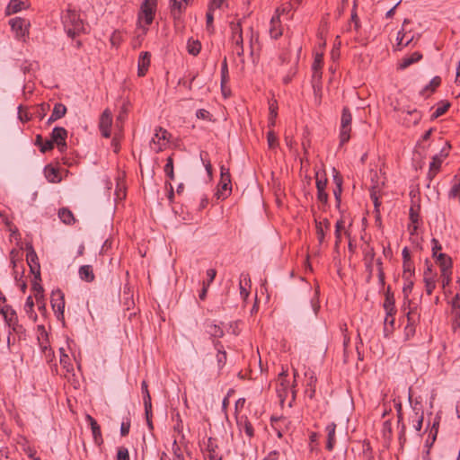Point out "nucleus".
<instances>
[{"mask_svg": "<svg viewBox=\"0 0 460 460\" xmlns=\"http://www.w3.org/2000/svg\"><path fill=\"white\" fill-rule=\"evenodd\" d=\"M394 314H391V315L386 314L385 315V321H384V324H385L384 331H385V332H390L388 330V326L391 327V331L394 329Z\"/></svg>", "mask_w": 460, "mask_h": 460, "instance_id": "nucleus-60", "label": "nucleus"}, {"mask_svg": "<svg viewBox=\"0 0 460 460\" xmlns=\"http://www.w3.org/2000/svg\"><path fill=\"white\" fill-rule=\"evenodd\" d=\"M425 266L423 281L425 284V291L429 296L436 288L437 272L433 270V266L428 259L425 261Z\"/></svg>", "mask_w": 460, "mask_h": 460, "instance_id": "nucleus-8", "label": "nucleus"}, {"mask_svg": "<svg viewBox=\"0 0 460 460\" xmlns=\"http://www.w3.org/2000/svg\"><path fill=\"white\" fill-rule=\"evenodd\" d=\"M151 54L147 51L142 52L137 61V75L145 76L150 66Z\"/></svg>", "mask_w": 460, "mask_h": 460, "instance_id": "nucleus-16", "label": "nucleus"}, {"mask_svg": "<svg viewBox=\"0 0 460 460\" xmlns=\"http://www.w3.org/2000/svg\"><path fill=\"white\" fill-rule=\"evenodd\" d=\"M27 8V4L22 0H11L7 5V13H16L22 9Z\"/></svg>", "mask_w": 460, "mask_h": 460, "instance_id": "nucleus-33", "label": "nucleus"}, {"mask_svg": "<svg viewBox=\"0 0 460 460\" xmlns=\"http://www.w3.org/2000/svg\"><path fill=\"white\" fill-rule=\"evenodd\" d=\"M0 314L4 316L8 327L14 332H21L22 330V325L18 323V317L16 312L10 305H4L0 307Z\"/></svg>", "mask_w": 460, "mask_h": 460, "instance_id": "nucleus-7", "label": "nucleus"}, {"mask_svg": "<svg viewBox=\"0 0 460 460\" xmlns=\"http://www.w3.org/2000/svg\"><path fill=\"white\" fill-rule=\"evenodd\" d=\"M58 217L66 225H72L75 222L74 214L67 208H62L58 210Z\"/></svg>", "mask_w": 460, "mask_h": 460, "instance_id": "nucleus-32", "label": "nucleus"}, {"mask_svg": "<svg viewBox=\"0 0 460 460\" xmlns=\"http://www.w3.org/2000/svg\"><path fill=\"white\" fill-rule=\"evenodd\" d=\"M460 294H456L451 302L453 313L460 318Z\"/></svg>", "mask_w": 460, "mask_h": 460, "instance_id": "nucleus-51", "label": "nucleus"}, {"mask_svg": "<svg viewBox=\"0 0 460 460\" xmlns=\"http://www.w3.org/2000/svg\"><path fill=\"white\" fill-rule=\"evenodd\" d=\"M39 281H40V279H36L35 278H34V279L32 281V288L35 291V298H36L38 303L40 301V297L42 296V293H43V288L39 283Z\"/></svg>", "mask_w": 460, "mask_h": 460, "instance_id": "nucleus-50", "label": "nucleus"}, {"mask_svg": "<svg viewBox=\"0 0 460 460\" xmlns=\"http://www.w3.org/2000/svg\"><path fill=\"white\" fill-rule=\"evenodd\" d=\"M344 228V221L338 220L335 225V247H338L341 242V230Z\"/></svg>", "mask_w": 460, "mask_h": 460, "instance_id": "nucleus-48", "label": "nucleus"}, {"mask_svg": "<svg viewBox=\"0 0 460 460\" xmlns=\"http://www.w3.org/2000/svg\"><path fill=\"white\" fill-rule=\"evenodd\" d=\"M206 20H207L206 21L207 22V30L208 31H213V30H214V27H213L214 16L212 13V9H210V8L206 14Z\"/></svg>", "mask_w": 460, "mask_h": 460, "instance_id": "nucleus-62", "label": "nucleus"}, {"mask_svg": "<svg viewBox=\"0 0 460 460\" xmlns=\"http://www.w3.org/2000/svg\"><path fill=\"white\" fill-rule=\"evenodd\" d=\"M27 262L31 272L35 276L36 279H40V266L38 261V256L32 246L28 248Z\"/></svg>", "mask_w": 460, "mask_h": 460, "instance_id": "nucleus-14", "label": "nucleus"}, {"mask_svg": "<svg viewBox=\"0 0 460 460\" xmlns=\"http://www.w3.org/2000/svg\"><path fill=\"white\" fill-rule=\"evenodd\" d=\"M207 332L213 338H222L224 336L223 329L212 323L207 325Z\"/></svg>", "mask_w": 460, "mask_h": 460, "instance_id": "nucleus-38", "label": "nucleus"}, {"mask_svg": "<svg viewBox=\"0 0 460 460\" xmlns=\"http://www.w3.org/2000/svg\"><path fill=\"white\" fill-rule=\"evenodd\" d=\"M217 445L216 444L215 439L209 438L206 447V460H221V456L217 451Z\"/></svg>", "mask_w": 460, "mask_h": 460, "instance_id": "nucleus-23", "label": "nucleus"}, {"mask_svg": "<svg viewBox=\"0 0 460 460\" xmlns=\"http://www.w3.org/2000/svg\"><path fill=\"white\" fill-rule=\"evenodd\" d=\"M117 460H130L128 448L121 447L118 449Z\"/></svg>", "mask_w": 460, "mask_h": 460, "instance_id": "nucleus-61", "label": "nucleus"}, {"mask_svg": "<svg viewBox=\"0 0 460 460\" xmlns=\"http://www.w3.org/2000/svg\"><path fill=\"white\" fill-rule=\"evenodd\" d=\"M407 116L409 118L404 119V123L407 126L416 125L421 119L420 113L417 110L407 111Z\"/></svg>", "mask_w": 460, "mask_h": 460, "instance_id": "nucleus-39", "label": "nucleus"}, {"mask_svg": "<svg viewBox=\"0 0 460 460\" xmlns=\"http://www.w3.org/2000/svg\"><path fill=\"white\" fill-rule=\"evenodd\" d=\"M156 5L157 0H144L142 3L138 19H144L146 25H150L153 22Z\"/></svg>", "mask_w": 460, "mask_h": 460, "instance_id": "nucleus-9", "label": "nucleus"}, {"mask_svg": "<svg viewBox=\"0 0 460 460\" xmlns=\"http://www.w3.org/2000/svg\"><path fill=\"white\" fill-rule=\"evenodd\" d=\"M112 124V115L111 112L106 109L101 115L99 128L102 132V135L108 138L111 137V127Z\"/></svg>", "mask_w": 460, "mask_h": 460, "instance_id": "nucleus-13", "label": "nucleus"}, {"mask_svg": "<svg viewBox=\"0 0 460 460\" xmlns=\"http://www.w3.org/2000/svg\"><path fill=\"white\" fill-rule=\"evenodd\" d=\"M431 243H432V248H431L432 257L436 260L438 255L440 253L438 252L442 250V246L436 238H433L431 240Z\"/></svg>", "mask_w": 460, "mask_h": 460, "instance_id": "nucleus-57", "label": "nucleus"}, {"mask_svg": "<svg viewBox=\"0 0 460 460\" xmlns=\"http://www.w3.org/2000/svg\"><path fill=\"white\" fill-rule=\"evenodd\" d=\"M334 182L336 184L335 189L333 190V195L336 201V208H340L341 202V193H342V180L339 177V175H335L333 177Z\"/></svg>", "mask_w": 460, "mask_h": 460, "instance_id": "nucleus-31", "label": "nucleus"}, {"mask_svg": "<svg viewBox=\"0 0 460 460\" xmlns=\"http://www.w3.org/2000/svg\"><path fill=\"white\" fill-rule=\"evenodd\" d=\"M361 457L363 460H374V452L368 441H364L362 444Z\"/></svg>", "mask_w": 460, "mask_h": 460, "instance_id": "nucleus-40", "label": "nucleus"}, {"mask_svg": "<svg viewBox=\"0 0 460 460\" xmlns=\"http://www.w3.org/2000/svg\"><path fill=\"white\" fill-rule=\"evenodd\" d=\"M86 420L89 422V425L91 426V429L93 432V437L94 439V442L98 445L102 443V431L101 427L91 415H86Z\"/></svg>", "mask_w": 460, "mask_h": 460, "instance_id": "nucleus-22", "label": "nucleus"}, {"mask_svg": "<svg viewBox=\"0 0 460 460\" xmlns=\"http://www.w3.org/2000/svg\"><path fill=\"white\" fill-rule=\"evenodd\" d=\"M370 198H371V199H372V201H373V203H374L375 210H376V212H378V210H379V207H380V205H381V202L379 201V199H378L377 193H376V190H375V189H373V190H371V192H370Z\"/></svg>", "mask_w": 460, "mask_h": 460, "instance_id": "nucleus-63", "label": "nucleus"}, {"mask_svg": "<svg viewBox=\"0 0 460 460\" xmlns=\"http://www.w3.org/2000/svg\"><path fill=\"white\" fill-rule=\"evenodd\" d=\"M364 262L367 271H370V275H373V261L375 259L374 248L367 245L364 250Z\"/></svg>", "mask_w": 460, "mask_h": 460, "instance_id": "nucleus-26", "label": "nucleus"}, {"mask_svg": "<svg viewBox=\"0 0 460 460\" xmlns=\"http://www.w3.org/2000/svg\"><path fill=\"white\" fill-rule=\"evenodd\" d=\"M315 179H316V189H317V199L326 205L328 203V194L325 191L328 180L325 177V174L320 175V173L317 172L315 173Z\"/></svg>", "mask_w": 460, "mask_h": 460, "instance_id": "nucleus-12", "label": "nucleus"}, {"mask_svg": "<svg viewBox=\"0 0 460 460\" xmlns=\"http://www.w3.org/2000/svg\"><path fill=\"white\" fill-rule=\"evenodd\" d=\"M164 173L170 180L174 179V171H173V159L172 156H169L166 160V164L164 168Z\"/></svg>", "mask_w": 460, "mask_h": 460, "instance_id": "nucleus-46", "label": "nucleus"}, {"mask_svg": "<svg viewBox=\"0 0 460 460\" xmlns=\"http://www.w3.org/2000/svg\"><path fill=\"white\" fill-rule=\"evenodd\" d=\"M229 81V74H228V66L226 58L225 57L221 66V86L224 88V85L226 84Z\"/></svg>", "mask_w": 460, "mask_h": 460, "instance_id": "nucleus-45", "label": "nucleus"}, {"mask_svg": "<svg viewBox=\"0 0 460 460\" xmlns=\"http://www.w3.org/2000/svg\"><path fill=\"white\" fill-rule=\"evenodd\" d=\"M144 407H145V414L148 417V414H151L152 411V402H151V395L150 393H146V395H143Z\"/></svg>", "mask_w": 460, "mask_h": 460, "instance_id": "nucleus-52", "label": "nucleus"}, {"mask_svg": "<svg viewBox=\"0 0 460 460\" xmlns=\"http://www.w3.org/2000/svg\"><path fill=\"white\" fill-rule=\"evenodd\" d=\"M62 22L67 35L71 38L84 31V22L75 9L68 7L62 15Z\"/></svg>", "mask_w": 460, "mask_h": 460, "instance_id": "nucleus-2", "label": "nucleus"}, {"mask_svg": "<svg viewBox=\"0 0 460 460\" xmlns=\"http://www.w3.org/2000/svg\"><path fill=\"white\" fill-rule=\"evenodd\" d=\"M277 393L280 398L281 402H284L287 396V391L288 386V381L287 379L278 380Z\"/></svg>", "mask_w": 460, "mask_h": 460, "instance_id": "nucleus-41", "label": "nucleus"}, {"mask_svg": "<svg viewBox=\"0 0 460 460\" xmlns=\"http://www.w3.org/2000/svg\"><path fill=\"white\" fill-rule=\"evenodd\" d=\"M452 271L449 272H441L440 274V281L442 288L445 289L451 282Z\"/></svg>", "mask_w": 460, "mask_h": 460, "instance_id": "nucleus-54", "label": "nucleus"}, {"mask_svg": "<svg viewBox=\"0 0 460 460\" xmlns=\"http://www.w3.org/2000/svg\"><path fill=\"white\" fill-rule=\"evenodd\" d=\"M325 430L327 432L326 449L332 451L336 444V424L334 422L328 424Z\"/></svg>", "mask_w": 460, "mask_h": 460, "instance_id": "nucleus-20", "label": "nucleus"}, {"mask_svg": "<svg viewBox=\"0 0 460 460\" xmlns=\"http://www.w3.org/2000/svg\"><path fill=\"white\" fill-rule=\"evenodd\" d=\"M46 179L52 183H57L61 181V176L58 169L48 165L44 170Z\"/></svg>", "mask_w": 460, "mask_h": 460, "instance_id": "nucleus-28", "label": "nucleus"}, {"mask_svg": "<svg viewBox=\"0 0 460 460\" xmlns=\"http://www.w3.org/2000/svg\"><path fill=\"white\" fill-rule=\"evenodd\" d=\"M229 26L232 33L231 39L233 43L234 44L236 55L239 58H243L244 50L241 20H239L237 22H231Z\"/></svg>", "mask_w": 460, "mask_h": 460, "instance_id": "nucleus-5", "label": "nucleus"}, {"mask_svg": "<svg viewBox=\"0 0 460 460\" xmlns=\"http://www.w3.org/2000/svg\"><path fill=\"white\" fill-rule=\"evenodd\" d=\"M449 107H450L449 102L441 101L438 103V106L437 107V109L431 114V117H430L431 119H436L439 118L440 116H442L443 114H445L447 112V111L449 109Z\"/></svg>", "mask_w": 460, "mask_h": 460, "instance_id": "nucleus-36", "label": "nucleus"}, {"mask_svg": "<svg viewBox=\"0 0 460 460\" xmlns=\"http://www.w3.org/2000/svg\"><path fill=\"white\" fill-rule=\"evenodd\" d=\"M232 191L231 175L229 169L225 165L220 167V181L218 184L217 198L225 199Z\"/></svg>", "mask_w": 460, "mask_h": 460, "instance_id": "nucleus-4", "label": "nucleus"}, {"mask_svg": "<svg viewBox=\"0 0 460 460\" xmlns=\"http://www.w3.org/2000/svg\"><path fill=\"white\" fill-rule=\"evenodd\" d=\"M270 35L272 39H279L282 35L279 15H274L270 20Z\"/></svg>", "mask_w": 460, "mask_h": 460, "instance_id": "nucleus-25", "label": "nucleus"}, {"mask_svg": "<svg viewBox=\"0 0 460 460\" xmlns=\"http://www.w3.org/2000/svg\"><path fill=\"white\" fill-rule=\"evenodd\" d=\"M442 161H440V158H437L435 155L432 157V161L429 164V168L434 169L436 172H439L441 168Z\"/></svg>", "mask_w": 460, "mask_h": 460, "instance_id": "nucleus-64", "label": "nucleus"}, {"mask_svg": "<svg viewBox=\"0 0 460 460\" xmlns=\"http://www.w3.org/2000/svg\"><path fill=\"white\" fill-rule=\"evenodd\" d=\"M214 347L217 350V361L219 369H221L226 362V352L224 350L222 343L218 341H214Z\"/></svg>", "mask_w": 460, "mask_h": 460, "instance_id": "nucleus-29", "label": "nucleus"}, {"mask_svg": "<svg viewBox=\"0 0 460 460\" xmlns=\"http://www.w3.org/2000/svg\"><path fill=\"white\" fill-rule=\"evenodd\" d=\"M382 435L383 438L387 442L392 439L393 430L391 420H388L383 423Z\"/></svg>", "mask_w": 460, "mask_h": 460, "instance_id": "nucleus-44", "label": "nucleus"}, {"mask_svg": "<svg viewBox=\"0 0 460 460\" xmlns=\"http://www.w3.org/2000/svg\"><path fill=\"white\" fill-rule=\"evenodd\" d=\"M11 28L16 33L19 40H24L29 34L30 22L25 19L15 17L9 21Z\"/></svg>", "mask_w": 460, "mask_h": 460, "instance_id": "nucleus-11", "label": "nucleus"}, {"mask_svg": "<svg viewBox=\"0 0 460 460\" xmlns=\"http://www.w3.org/2000/svg\"><path fill=\"white\" fill-rule=\"evenodd\" d=\"M356 6H357L356 4H354V6H353V9H352V12H351L350 21L354 24L355 31H358L359 29H360V21H359V18H358V16L357 14Z\"/></svg>", "mask_w": 460, "mask_h": 460, "instance_id": "nucleus-53", "label": "nucleus"}, {"mask_svg": "<svg viewBox=\"0 0 460 460\" xmlns=\"http://www.w3.org/2000/svg\"><path fill=\"white\" fill-rule=\"evenodd\" d=\"M438 426H439V420H435L432 424V427L430 429V433L432 435V441L429 443V439H427L425 442V447H427V451H426L427 455H429V450L432 447L434 442L436 441L438 432Z\"/></svg>", "mask_w": 460, "mask_h": 460, "instance_id": "nucleus-37", "label": "nucleus"}, {"mask_svg": "<svg viewBox=\"0 0 460 460\" xmlns=\"http://www.w3.org/2000/svg\"><path fill=\"white\" fill-rule=\"evenodd\" d=\"M402 279H411L414 275V264L413 261H402Z\"/></svg>", "mask_w": 460, "mask_h": 460, "instance_id": "nucleus-42", "label": "nucleus"}, {"mask_svg": "<svg viewBox=\"0 0 460 460\" xmlns=\"http://www.w3.org/2000/svg\"><path fill=\"white\" fill-rule=\"evenodd\" d=\"M305 376L307 378L306 385H305V394L310 398L313 399L315 394V385L317 382V378L314 376V372H306Z\"/></svg>", "mask_w": 460, "mask_h": 460, "instance_id": "nucleus-21", "label": "nucleus"}, {"mask_svg": "<svg viewBox=\"0 0 460 460\" xmlns=\"http://www.w3.org/2000/svg\"><path fill=\"white\" fill-rule=\"evenodd\" d=\"M236 423L239 430L244 432L250 438L254 436V429L246 416H240L236 419Z\"/></svg>", "mask_w": 460, "mask_h": 460, "instance_id": "nucleus-18", "label": "nucleus"}, {"mask_svg": "<svg viewBox=\"0 0 460 460\" xmlns=\"http://www.w3.org/2000/svg\"><path fill=\"white\" fill-rule=\"evenodd\" d=\"M66 107L63 103L58 102L54 105L52 113L58 119H61L66 115Z\"/></svg>", "mask_w": 460, "mask_h": 460, "instance_id": "nucleus-49", "label": "nucleus"}, {"mask_svg": "<svg viewBox=\"0 0 460 460\" xmlns=\"http://www.w3.org/2000/svg\"><path fill=\"white\" fill-rule=\"evenodd\" d=\"M404 280H405V284L402 288V292H403L404 297L407 298L409 296V295L411 294V292L412 291L414 283L411 279H404Z\"/></svg>", "mask_w": 460, "mask_h": 460, "instance_id": "nucleus-56", "label": "nucleus"}, {"mask_svg": "<svg viewBox=\"0 0 460 460\" xmlns=\"http://www.w3.org/2000/svg\"><path fill=\"white\" fill-rule=\"evenodd\" d=\"M173 457L172 460H185L180 447L177 445L176 440L172 444Z\"/></svg>", "mask_w": 460, "mask_h": 460, "instance_id": "nucleus-55", "label": "nucleus"}, {"mask_svg": "<svg viewBox=\"0 0 460 460\" xmlns=\"http://www.w3.org/2000/svg\"><path fill=\"white\" fill-rule=\"evenodd\" d=\"M187 49L189 54L197 56L201 49V43L199 40H189L187 43Z\"/></svg>", "mask_w": 460, "mask_h": 460, "instance_id": "nucleus-43", "label": "nucleus"}, {"mask_svg": "<svg viewBox=\"0 0 460 460\" xmlns=\"http://www.w3.org/2000/svg\"><path fill=\"white\" fill-rule=\"evenodd\" d=\"M67 137V130L63 127H55L50 134V138L42 144V136L37 135L35 139V145L40 147L41 153H46L54 148V145L66 146V139Z\"/></svg>", "mask_w": 460, "mask_h": 460, "instance_id": "nucleus-1", "label": "nucleus"}, {"mask_svg": "<svg viewBox=\"0 0 460 460\" xmlns=\"http://www.w3.org/2000/svg\"><path fill=\"white\" fill-rule=\"evenodd\" d=\"M51 305L55 313H58L64 318L65 298L61 290L52 292Z\"/></svg>", "mask_w": 460, "mask_h": 460, "instance_id": "nucleus-15", "label": "nucleus"}, {"mask_svg": "<svg viewBox=\"0 0 460 460\" xmlns=\"http://www.w3.org/2000/svg\"><path fill=\"white\" fill-rule=\"evenodd\" d=\"M33 307H34V303H33L32 297L30 296L26 299V302L24 305V311L31 318L33 317V319L35 321L37 319V315L33 312Z\"/></svg>", "mask_w": 460, "mask_h": 460, "instance_id": "nucleus-47", "label": "nucleus"}, {"mask_svg": "<svg viewBox=\"0 0 460 460\" xmlns=\"http://www.w3.org/2000/svg\"><path fill=\"white\" fill-rule=\"evenodd\" d=\"M323 57L322 55H316L313 63V77L314 79L321 80L322 78V66H323Z\"/></svg>", "mask_w": 460, "mask_h": 460, "instance_id": "nucleus-34", "label": "nucleus"}, {"mask_svg": "<svg viewBox=\"0 0 460 460\" xmlns=\"http://www.w3.org/2000/svg\"><path fill=\"white\" fill-rule=\"evenodd\" d=\"M267 140L270 148H275L278 146V137L273 131H269Z\"/></svg>", "mask_w": 460, "mask_h": 460, "instance_id": "nucleus-59", "label": "nucleus"}, {"mask_svg": "<svg viewBox=\"0 0 460 460\" xmlns=\"http://www.w3.org/2000/svg\"><path fill=\"white\" fill-rule=\"evenodd\" d=\"M79 276H80L81 279H83L84 281H87V282L93 281L94 274H93L92 266H90V265L81 266L79 269Z\"/></svg>", "mask_w": 460, "mask_h": 460, "instance_id": "nucleus-35", "label": "nucleus"}, {"mask_svg": "<svg viewBox=\"0 0 460 460\" xmlns=\"http://www.w3.org/2000/svg\"><path fill=\"white\" fill-rule=\"evenodd\" d=\"M407 325L405 327L407 333H414L415 332V324L420 320V314L417 312V309H411L407 312Z\"/></svg>", "mask_w": 460, "mask_h": 460, "instance_id": "nucleus-19", "label": "nucleus"}, {"mask_svg": "<svg viewBox=\"0 0 460 460\" xmlns=\"http://www.w3.org/2000/svg\"><path fill=\"white\" fill-rule=\"evenodd\" d=\"M315 227H316V235L320 243H323L324 241V232L322 226V222L315 220Z\"/></svg>", "mask_w": 460, "mask_h": 460, "instance_id": "nucleus-58", "label": "nucleus"}, {"mask_svg": "<svg viewBox=\"0 0 460 460\" xmlns=\"http://www.w3.org/2000/svg\"><path fill=\"white\" fill-rule=\"evenodd\" d=\"M408 399L409 402H411L413 411V415L411 417V421L416 431H420L423 423L422 405L420 401L417 399L414 402H412L411 388H409Z\"/></svg>", "mask_w": 460, "mask_h": 460, "instance_id": "nucleus-6", "label": "nucleus"}, {"mask_svg": "<svg viewBox=\"0 0 460 460\" xmlns=\"http://www.w3.org/2000/svg\"><path fill=\"white\" fill-rule=\"evenodd\" d=\"M383 306H384V309H385L386 314H388V315L395 314L396 308H395L394 296V293L391 291L390 287L387 288V290L385 292V297Z\"/></svg>", "mask_w": 460, "mask_h": 460, "instance_id": "nucleus-17", "label": "nucleus"}, {"mask_svg": "<svg viewBox=\"0 0 460 460\" xmlns=\"http://www.w3.org/2000/svg\"><path fill=\"white\" fill-rule=\"evenodd\" d=\"M421 58H422V55L420 52H414L408 57H404L402 59V61L399 65V68L405 69L408 66H410L411 65L420 61Z\"/></svg>", "mask_w": 460, "mask_h": 460, "instance_id": "nucleus-30", "label": "nucleus"}, {"mask_svg": "<svg viewBox=\"0 0 460 460\" xmlns=\"http://www.w3.org/2000/svg\"><path fill=\"white\" fill-rule=\"evenodd\" d=\"M441 84V78L439 76H434L429 84H427L420 92V94L427 98L429 94L433 93L436 89Z\"/></svg>", "mask_w": 460, "mask_h": 460, "instance_id": "nucleus-27", "label": "nucleus"}, {"mask_svg": "<svg viewBox=\"0 0 460 460\" xmlns=\"http://www.w3.org/2000/svg\"><path fill=\"white\" fill-rule=\"evenodd\" d=\"M436 262L440 268L441 272L452 271V259L446 253H439L436 259Z\"/></svg>", "mask_w": 460, "mask_h": 460, "instance_id": "nucleus-24", "label": "nucleus"}, {"mask_svg": "<svg viewBox=\"0 0 460 460\" xmlns=\"http://www.w3.org/2000/svg\"><path fill=\"white\" fill-rule=\"evenodd\" d=\"M169 135L166 129L161 127L156 128L155 135L150 141L151 148L156 153L162 151L163 147L166 145Z\"/></svg>", "mask_w": 460, "mask_h": 460, "instance_id": "nucleus-10", "label": "nucleus"}, {"mask_svg": "<svg viewBox=\"0 0 460 460\" xmlns=\"http://www.w3.org/2000/svg\"><path fill=\"white\" fill-rule=\"evenodd\" d=\"M352 115L348 107H344L341 111L340 144L344 145L350 138Z\"/></svg>", "mask_w": 460, "mask_h": 460, "instance_id": "nucleus-3", "label": "nucleus"}]
</instances>
